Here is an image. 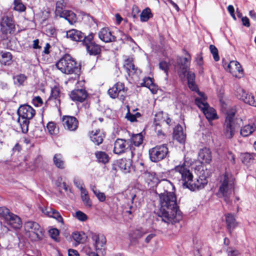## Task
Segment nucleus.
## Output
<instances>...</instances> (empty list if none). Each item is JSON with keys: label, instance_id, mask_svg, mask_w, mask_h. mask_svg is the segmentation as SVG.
<instances>
[{"label": "nucleus", "instance_id": "f257e3e1", "mask_svg": "<svg viewBox=\"0 0 256 256\" xmlns=\"http://www.w3.org/2000/svg\"><path fill=\"white\" fill-rule=\"evenodd\" d=\"M176 68L178 71L180 78L184 80L186 78L188 88L192 91H197L199 96L196 98L195 102L198 106L202 110L208 120H212L218 118L215 110L210 108L206 101L204 94L198 90L195 83V74L190 71L187 65H177Z\"/></svg>", "mask_w": 256, "mask_h": 256}, {"label": "nucleus", "instance_id": "f03ea898", "mask_svg": "<svg viewBox=\"0 0 256 256\" xmlns=\"http://www.w3.org/2000/svg\"><path fill=\"white\" fill-rule=\"evenodd\" d=\"M201 166L195 169V172L198 178L193 180V175L190 172L188 163L184 162L182 164L176 166L174 170L179 174L182 185L191 190H196L203 188L208 183L204 171Z\"/></svg>", "mask_w": 256, "mask_h": 256}, {"label": "nucleus", "instance_id": "7ed1b4c3", "mask_svg": "<svg viewBox=\"0 0 256 256\" xmlns=\"http://www.w3.org/2000/svg\"><path fill=\"white\" fill-rule=\"evenodd\" d=\"M159 198L160 205L159 216L162 220L167 224L179 222L182 218L181 212L178 210L174 193L166 190L160 194Z\"/></svg>", "mask_w": 256, "mask_h": 256}, {"label": "nucleus", "instance_id": "20e7f679", "mask_svg": "<svg viewBox=\"0 0 256 256\" xmlns=\"http://www.w3.org/2000/svg\"><path fill=\"white\" fill-rule=\"evenodd\" d=\"M220 185L218 194L224 198V200L228 203L230 202V197L232 194L235 182L233 176L228 172H226L220 180Z\"/></svg>", "mask_w": 256, "mask_h": 256}, {"label": "nucleus", "instance_id": "39448f33", "mask_svg": "<svg viewBox=\"0 0 256 256\" xmlns=\"http://www.w3.org/2000/svg\"><path fill=\"white\" fill-rule=\"evenodd\" d=\"M26 234L32 241H38L42 239L44 231L36 222H28L24 225Z\"/></svg>", "mask_w": 256, "mask_h": 256}, {"label": "nucleus", "instance_id": "423d86ee", "mask_svg": "<svg viewBox=\"0 0 256 256\" xmlns=\"http://www.w3.org/2000/svg\"><path fill=\"white\" fill-rule=\"evenodd\" d=\"M168 152V148L166 144L158 146L149 150L150 159L154 162L164 159Z\"/></svg>", "mask_w": 256, "mask_h": 256}, {"label": "nucleus", "instance_id": "0eeeda50", "mask_svg": "<svg viewBox=\"0 0 256 256\" xmlns=\"http://www.w3.org/2000/svg\"><path fill=\"white\" fill-rule=\"evenodd\" d=\"M127 88L122 82H117L112 88L108 90L109 96L112 98H118L121 100H124L126 94Z\"/></svg>", "mask_w": 256, "mask_h": 256}, {"label": "nucleus", "instance_id": "6e6552de", "mask_svg": "<svg viewBox=\"0 0 256 256\" xmlns=\"http://www.w3.org/2000/svg\"><path fill=\"white\" fill-rule=\"evenodd\" d=\"M0 30L4 34H10L15 30V24L12 18L6 16L2 19Z\"/></svg>", "mask_w": 256, "mask_h": 256}, {"label": "nucleus", "instance_id": "1a4fd4ad", "mask_svg": "<svg viewBox=\"0 0 256 256\" xmlns=\"http://www.w3.org/2000/svg\"><path fill=\"white\" fill-rule=\"evenodd\" d=\"M18 114L21 118L32 119L35 114V110L30 106L24 104L18 108Z\"/></svg>", "mask_w": 256, "mask_h": 256}, {"label": "nucleus", "instance_id": "9d476101", "mask_svg": "<svg viewBox=\"0 0 256 256\" xmlns=\"http://www.w3.org/2000/svg\"><path fill=\"white\" fill-rule=\"evenodd\" d=\"M88 94L84 89H76L71 92L70 97L74 102H83L87 98Z\"/></svg>", "mask_w": 256, "mask_h": 256}, {"label": "nucleus", "instance_id": "9b49d317", "mask_svg": "<svg viewBox=\"0 0 256 256\" xmlns=\"http://www.w3.org/2000/svg\"><path fill=\"white\" fill-rule=\"evenodd\" d=\"M238 98L245 103L256 107V99L251 94L246 93L243 90L238 91Z\"/></svg>", "mask_w": 256, "mask_h": 256}, {"label": "nucleus", "instance_id": "f8f14e48", "mask_svg": "<svg viewBox=\"0 0 256 256\" xmlns=\"http://www.w3.org/2000/svg\"><path fill=\"white\" fill-rule=\"evenodd\" d=\"M236 128L234 122L224 120L223 126V134L227 138H232L235 134Z\"/></svg>", "mask_w": 256, "mask_h": 256}, {"label": "nucleus", "instance_id": "ddd939ff", "mask_svg": "<svg viewBox=\"0 0 256 256\" xmlns=\"http://www.w3.org/2000/svg\"><path fill=\"white\" fill-rule=\"evenodd\" d=\"M224 68L236 78H241L244 76V70L241 65H224Z\"/></svg>", "mask_w": 256, "mask_h": 256}, {"label": "nucleus", "instance_id": "4468645a", "mask_svg": "<svg viewBox=\"0 0 256 256\" xmlns=\"http://www.w3.org/2000/svg\"><path fill=\"white\" fill-rule=\"evenodd\" d=\"M198 158L201 163L209 164L212 160V156L210 150L206 148L200 150Z\"/></svg>", "mask_w": 256, "mask_h": 256}, {"label": "nucleus", "instance_id": "2eb2a0df", "mask_svg": "<svg viewBox=\"0 0 256 256\" xmlns=\"http://www.w3.org/2000/svg\"><path fill=\"white\" fill-rule=\"evenodd\" d=\"M89 136L91 140L96 145H99L103 142L104 134L100 130H92L89 134Z\"/></svg>", "mask_w": 256, "mask_h": 256}, {"label": "nucleus", "instance_id": "dca6fc26", "mask_svg": "<svg viewBox=\"0 0 256 256\" xmlns=\"http://www.w3.org/2000/svg\"><path fill=\"white\" fill-rule=\"evenodd\" d=\"M128 146L126 141L123 139H118L114 144V152L117 154H120L126 152Z\"/></svg>", "mask_w": 256, "mask_h": 256}, {"label": "nucleus", "instance_id": "f3484780", "mask_svg": "<svg viewBox=\"0 0 256 256\" xmlns=\"http://www.w3.org/2000/svg\"><path fill=\"white\" fill-rule=\"evenodd\" d=\"M98 36L102 40L106 42H112L116 40V37L112 35L108 28H102L98 33Z\"/></svg>", "mask_w": 256, "mask_h": 256}, {"label": "nucleus", "instance_id": "a211bd4d", "mask_svg": "<svg viewBox=\"0 0 256 256\" xmlns=\"http://www.w3.org/2000/svg\"><path fill=\"white\" fill-rule=\"evenodd\" d=\"M226 220L227 228L230 234H232V230L238 226V222L236 220V216L231 214H226Z\"/></svg>", "mask_w": 256, "mask_h": 256}, {"label": "nucleus", "instance_id": "6ab92c4d", "mask_svg": "<svg viewBox=\"0 0 256 256\" xmlns=\"http://www.w3.org/2000/svg\"><path fill=\"white\" fill-rule=\"evenodd\" d=\"M42 213L48 217L56 219L58 222H63V218L58 212L51 208H46L42 210Z\"/></svg>", "mask_w": 256, "mask_h": 256}, {"label": "nucleus", "instance_id": "aec40b11", "mask_svg": "<svg viewBox=\"0 0 256 256\" xmlns=\"http://www.w3.org/2000/svg\"><path fill=\"white\" fill-rule=\"evenodd\" d=\"M6 220L7 224L15 229L19 228L22 226V222L20 218L13 214H11Z\"/></svg>", "mask_w": 256, "mask_h": 256}, {"label": "nucleus", "instance_id": "412c9836", "mask_svg": "<svg viewBox=\"0 0 256 256\" xmlns=\"http://www.w3.org/2000/svg\"><path fill=\"white\" fill-rule=\"evenodd\" d=\"M65 124L69 130L74 131L78 128V122L74 116H65Z\"/></svg>", "mask_w": 256, "mask_h": 256}, {"label": "nucleus", "instance_id": "4be33fe9", "mask_svg": "<svg viewBox=\"0 0 256 256\" xmlns=\"http://www.w3.org/2000/svg\"><path fill=\"white\" fill-rule=\"evenodd\" d=\"M84 36L80 31L72 29L66 32V38L74 41H81Z\"/></svg>", "mask_w": 256, "mask_h": 256}, {"label": "nucleus", "instance_id": "5701e85b", "mask_svg": "<svg viewBox=\"0 0 256 256\" xmlns=\"http://www.w3.org/2000/svg\"><path fill=\"white\" fill-rule=\"evenodd\" d=\"M256 130V125L254 124H248L241 128L240 134L243 137H246L252 134Z\"/></svg>", "mask_w": 256, "mask_h": 256}, {"label": "nucleus", "instance_id": "b1692460", "mask_svg": "<svg viewBox=\"0 0 256 256\" xmlns=\"http://www.w3.org/2000/svg\"><path fill=\"white\" fill-rule=\"evenodd\" d=\"M174 138L180 143H183L185 141L186 134L183 132L182 126H177L174 130L173 132Z\"/></svg>", "mask_w": 256, "mask_h": 256}, {"label": "nucleus", "instance_id": "393cba45", "mask_svg": "<svg viewBox=\"0 0 256 256\" xmlns=\"http://www.w3.org/2000/svg\"><path fill=\"white\" fill-rule=\"evenodd\" d=\"M141 85L148 88L153 94H156L158 90V86L154 83L153 78L150 77L144 78Z\"/></svg>", "mask_w": 256, "mask_h": 256}, {"label": "nucleus", "instance_id": "a878e982", "mask_svg": "<svg viewBox=\"0 0 256 256\" xmlns=\"http://www.w3.org/2000/svg\"><path fill=\"white\" fill-rule=\"evenodd\" d=\"M71 238L76 242V245L80 244H84L86 240V236L83 232L76 231L72 232Z\"/></svg>", "mask_w": 256, "mask_h": 256}, {"label": "nucleus", "instance_id": "bb28decb", "mask_svg": "<svg viewBox=\"0 0 256 256\" xmlns=\"http://www.w3.org/2000/svg\"><path fill=\"white\" fill-rule=\"evenodd\" d=\"M80 198L84 205L86 208H90L92 206V202L86 189L80 191Z\"/></svg>", "mask_w": 256, "mask_h": 256}, {"label": "nucleus", "instance_id": "cd10ccee", "mask_svg": "<svg viewBox=\"0 0 256 256\" xmlns=\"http://www.w3.org/2000/svg\"><path fill=\"white\" fill-rule=\"evenodd\" d=\"M88 52L90 55H98L100 54L101 48L100 46L95 42L88 44L85 46Z\"/></svg>", "mask_w": 256, "mask_h": 256}, {"label": "nucleus", "instance_id": "c85d7f7f", "mask_svg": "<svg viewBox=\"0 0 256 256\" xmlns=\"http://www.w3.org/2000/svg\"><path fill=\"white\" fill-rule=\"evenodd\" d=\"M76 21V15L70 10H65V25L66 22L72 25Z\"/></svg>", "mask_w": 256, "mask_h": 256}, {"label": "nucleus", "instance_id": "c756f323", "mask_svg": "<svg viewBox=\"0 0 256 256\" xmlns=\"http://www.w3.org/2000/svg\"><path fill=\"white\" fill-rule=\"evenodd\" d=\"M131 165L132 162L129 159L122 158L118 162L120 168L124 170V172H129Z\"/></svg>", "mask_w": 256, "mask_h": 256}, {"label": "nucleus", "instance_id": "7c9ffc66", "mask_svg": "<svg viewBox=\"0 0 256 256\" xmlns=\"http://www.w3.org/2000/svg\"><path fill=\"white\" fill-rule=\"evenodd\" d=\"M166 118V114L162 112H159L155 114L154 119V122L156 126L162 125L165 122V119Z\"/></svg>", "mask_w": 256, "mask_h": 256}, {"label": "nucleus", "instance_id": "2f4dec72", "mask_svg": "<svg viewBox=\"0 0 256 256\" xmlns=\"http://www.w3.org/2000/svg\"><path fill=\"white\" fill-rule=\"evenodd\" d=\"M30 120V118H21V116L18 118V122L20 126L23 133H26L28 132Z\"/></svg>", "mask_w": 256, "mask_h": 256}, {"label": "nucleus", "instance_id": "473e14b6", "mask_svg": "<svg viewBox=\"0 0 256 256\" xmlns=\"http://www.w3.org/2000/svg\"><path fill=\"white\" fill-rule=\"evenodd\" d=\"M96 156L100 162H102V164H106L109 161V156H108L104 152H97L95 154Z\"/></svg>", "mask_w": 256, "mask_h": 256}, {"label": "nucleus", "instance_id": "72a5a7b5", "mask_svg": "<svg viewBox=\"0 0 256 256\" xmlns=\"http://www.w3.org/2000/svg\"><path fill=\"white\" fill-rule=\"evenodd\" d=\"M12 59V54L7 52H0V63L6 64V62H10Z\"/></svg>", "mask_w": 256, "mask_h": 256}, {"label": "nucleus", "instance_id": "f704fd0d", "mask_svg": "<svg viewBox=\"0 0 256 256\" xmlns=\"http://www.w3.org/2000/svg\"><path fill=\"white\" fill-rule=\"evenodd\" d=\"M130 142L136 146H139L142 144L143 140V136L140 133L132 135L130 138Z\"/></svg>", "mask_w": 256, "mask_h": 256}, {"label": "nucleus", "instance_id": "c9c22d12", "mask_svg": "<svg viewBox=\"0 0 256 256\" xmlns=\"http://www.w3.org/2000/svg\"><path fill=\"white\" fill-rule=\"evenodd\" d=\"M128 112L125 116V118L129 121L131 122H136L137 118H140L141 116V114L140 112H136L134 114H132L130 109V107L128 106H126Z\"/></svg>", "mask_w": 256, "mask_h": 256}, {"label": "nucleus", "instance_id": "e433bc0d", "mask_svg": "<svg viewBox=\"0 0 256 256\" xmlns=\"http://www.w3.org/2000/svg\"><path fill=\"white\" fill-rule=\"evenodd\" d=\"M62 155L60 154H56L53 158L54 164L56 167L60 168H63L64 162L62 160Z\"/></svg>", "mask_w": 256, "mask_h": 256}, {"label": "nucleus", "instance_id": "4c0bfd02", "mask_svg": "<svg viewBox=\"0 0 256 256\" xmlns=\"http://www.w3.org/2000/svg\"><path fill=\"white\" fill-rule=\"evenodd\" d=\"M254 160V154L250 153H244L241 155V160L242 163L248 164L251 163Z\"/></svg>", "mask_w": 256, "mask_h": 256}, {"label": "nucleus", "instance_id": "58836bf2", "mask_svg": "<svg viewBox=\"0 0 256 256\" xmlns=\"http://www.w3.org/2000/svg\"><path fill=\"white\" fill-rule=\"evenodd\" d=\"M55 13L56 16L60 18L64 17V4L61 2H56Z\"/></svg>", "mask_w": 256, "mask_h": 256}, {"label": "nucleus", "instance_id": "ea45409f", "mask_svg": "<svg viewBox=\"0 0 256 256\" xmlns=\"http://www.w3.org/2000/svg\"><path fill=\"white\" fill-rule=\"evenodd\" d=\"M14 9L16 11L23 12L26 10V6L22 4L21 0H14Z\"/></svg>", "mask_w": 256, "mask_h": 256}, {"label": "nucleus", "instance_id": "a19ab883", "mask_svg": "<svg viewBox=\"0 0 256 256\" xmlns=\"http://www.w3.org/2000/svg\"><path fill=\"white\" fill-rule=\"evenodd\" d=\"M47 130L50 134H56L58 132V128L53 122H49L47 124Z\"/></svg>", "mask_w": 256, "mask_h": 256}, {"label": "nucleus", "instance_id": "79ce46f5", "mask_svg": "<svg viewBox=\"0 0 256 256\" xmlns=\"http://www.w3.org/2000/svg\"><path fill=\"white\" fill-rule=\"evenodd\" d=\"M152 14L149 8L144 9L140 14V20L142 22H146L151 16Z\"/></svg>", "mask_w": 256, "mask_h": 256}, {"label": "nucleus", "instance_id": "37998d69", "mask_svg": "<svg viewBox=\"0 0 256 256\" xmlns=\"http://www.w3.org/2000/svg\"><path fill=\"white\" fill-rule=\"evenodd\" d=\"M14 80L16 84L20 86L23 84L24 81L26 80V76L23 74H20L14 76Z\"/></svg>", "mask_w": 256, "mask_h": 256}, {"label": "nucleus", "instance_id": "c03bdc74", "mask_svg": "<svg viewBox=\"0 0 256 256\" xmlns=\"http://www.w3.org/2000/svg\"><path fill=\"white\" fill-rule=\"evenodd\" d=\"M210 50L215 61L217 62L219 60L220 56L217 48L214 45L211 44L210 46Z\"/></svg>", "mask_w": 256, "mask_h": 256}, {"label": "nucleus", "instance_id": "a18cd8bd", "mask_svg": "<svg viewBox=\"0 0 256 256\" xmlns=\"http://www.w3.org/2000/svg\"><path fill=\"white\" fill-rule=\"evenodd\" d=\"M236 112V110L234 108L230 109L226 118L225 120H230V122H234V117Z\"/></svg>", "mask_w": 256, "mask_h": 256}, {"label": "nucleus", "instance_id": "49530a36", "mask_svg": "<svg viewBox=\"0 0 256 256\" xmlns=\"http://www.w3.org/2000/svg\"><path fill=\"white\" fill-rule=\"evenodd\" d=\"M92 238L94 242V245L96 248H99L100 246H102V243L100 241V238L98 234L93 233L92 235Z\"/></svg>", "mask_w": 256, "mask_h": 256}, {"label": "nucleus", "instance_id": "de8ad7c7", "mask_svg": "<svg viewBox=\"0 0 256 256\" xmlns=\"http://www.w3.org/2000/svg\"><path fill=\"white\" fill-rule=\"evenodd\" d=\"M76 218L81 222H86L88 219V217L86 214L82 211H77L75 214Z\"/></svg>", "mask_w": 256, "mask_h": 256}, {"label": "nucleus", "instance_id": "09e8293b", "mask_svg": "<svg viewBox=\"0 0 256 256\" xmlns=\"http://www.w3.org/2000/svg\"><path fill=\"white\" fill-rule=\"evenodd\" d=\"M124 66H126V69L129 76H132L137 72L138 69L136 68L135 65H124Z\"/></svg>", "mask_w": 256, "mask_h": 256}, {"label": "nucleus", "instance_id": "8fccbe9b", "mask_svg": "<svg viewBox=\"0 0 256 256\" xmlns=\"http://www.w3.org/2000/svg\"><path fill=\"white\" fill-rule=\"evenodd\" d=\"M124 66H126V69L129 76H132L137 72L138 69L136 68L135 65H124Z\"/></svg>", "mask_w": 256, "mask_h": 256}, {"label": "nucleus", "instance_id": "3c124183", "mask_svg": "<svg viewBox=\"0 0 256 256\" xmlns=\"http://www.w3.org/2000/svg\"><path fill=\"white\" fill-rule=\"evenodd\" d=\"M49 234L50 237L54 240L56 241H58L59 240V231L56 228H52L49 230Z\"/></svg>", "mask_w": 256, "mask_h": 256}, {"label": "nucleus", "instance_id": "603ef678", "mask_svg": "<svg viewBox=\"0 0 256 256\" xmlns=\"http://www.w3.org/2000/svg\"><path fill=\"white\" fill-rule=\"evenodd\" d=\"M12 213L10 212L9 210L4 207L0 208V215L2 216L5 220H7L8 216H10Z\"/></svg>", "mask_w": 256, "mask_h": 256}, {"label": "nucleus", "instance_id": "864d4df0", "mask_svg": "<svg viewBox=\"0 0 256 256\" xmlns=\"http://www.w3.org/2000/svg\"><path fill=\"white\" fill-rule=\"evenodd\" d=\"M74 182L76 186L80 190V191L86 189L84 182L78 178H74Z\"/></svg>", "mask_w": 256, "mask_h": 256}, {"label": "nucleus", "instance_id": "5fc2aeb1", "mask_svg": "<svg viewBox=\"0 0 256 256\" xmlns=\"http://www.w3.org/2000/svg\"><path fill=\"white\" fill-rule=\"evenodd\" d=\"M93 35L92 34L86 37L84 36L82 39L84 40L82 44L84 45V46H86L88 44H92L94 42L93 41Z\"/></svg>", "mask_w": 256, "mask_h": 256}, {"label": "nucleus", "instance_id": "6e6d98bb", "mask_svg": "<svg viewBox=\"0 0 256 256\" xmlns=\"http://www.w3.org/2000/svg\"><path fill=\"white\" fill-rule=\"evenodd\" d=\"M98 200L100 202H104L106 200V196L104 192H100V190L98 191L94 194Z\"/></svg>", "mask_w": 256, "mask_h": 256}, {"label": "nucleus", "instance_id": "4d7b16f0", "mask_svg": "<svg viewBox=\"0 0 256 256\" xmlns=\"http://www.w3.org/2000/svg\"><path fill=\"white\" fill-rule=\"evenodd\" d=\"M190 62V56L186 54L184 57L180 58L178 64H186Z\"/></svg>", "mask_w": 256, "mask_h": 256}, {"label": "nucleus", "instance_id": "13d9d810", "mask_svg": "<svg viewBox=\"0 0 256 256\" xmlns=\"http://www.w3.org/2000/svg\"><path fill=\"white\" fill-rule=\"evenodd\" d=\"M32 102L35 106H39L42 105L43 102L40 96H36L32 100Z\"/></svg>", "mask_w": 256, "mask_h": 256}, {"label": "nucleus", "instance_id": "bf43d9fd", "mask_svg": "<svg viewBox=\"0 0 256 256\" xmlns=\"http://www.w3.org/2000/svg\"><path fill=\"white\" fill-rule=\"evenodd\" d=\"M65 62L66 64H76V62L74 60V58H72V56L68 54H65Z\"/></svg>", "mask_w": 256, "mask_h": 256}, {"label": "nucleus", "instance_id": "052dcab7", "mask_svg": "<svg viewBox=\"0 0 256 256\" xmlns=\"http://www.w3.org/2000/svg\"><path fill=\"white\" fill-rule=\"evenodd\" d=\"M60 94V90L57 87H54L53 88H52L51 91V95L52 96L56 98Z\"/></svg>", "mask_w": 256, "mask_h": 256}, {"label": "nucleus", "instance_id": "680f3d73", "mask_svg": "<svg viewBox=\"0 0 256 256\" xmlns=\"http://www.w3.org/2000/svg\"><path fill=\"white\" fill-rule=\"evenodd\" d=\"M226 158H227L230 161V162L233 164H235L236 160H235V157L234 154L231 152H228V154H226Z\"/></svg>", "mask_w": 256, "mask_h": 256}, {"label": "nucleus", "instance_id": "e2e57ef3", "mask_svg": "<svg viewBox=\"0 0 256 256\" xmlns=\"http://www.w3.org/2000/svg\"><path fill=\"white\" fill-rule=\"evenodd\" d=\"M226 251L228 255L230 256H236L238 254V251L234 250H232V248H228Z\"/></svg>", "mask_w": 256, "mask_h": 256}, {"label": "nucleus", "instance_id": "0e129e2a", "mask_svg": "<svg viewBox=\"0 0 256 256\" xmlns=\"http://www.w3.org/2000/svg\"><path fill=\"white\" fill-rule=\"evenodd\" d=\"M68 256H80L78 252L74 249H70L68 250Z\"/></svg>", "mask_w": 256, "mask_h": 256}, {"label": "nucleus", "instance_id": "69168bd1", "mask_svg": "<svg viewBox=\"0 0 256 256\" xmlns=\"http://www.w3.org/2000/svg\"><path fill=\"white\" fill-rule=\"evenodd\" d=\"M242 20L244 26L249 27L250 26V21L248 18L246 16L242 17Z\"/></svg>", "mask_w": 256, "mask_h": 256}, {"label": "nucleus", "instance_id": "338daca9", "mask_svg": "<svg viewBox=\"0 0 256 256\" xmlns=\"http://www.w3.org/2000/svg\"><path fill=\"white\" fill-rule=\"evenodd\" d=\"M124 61L126 64H130L134 62V58L132 57L124 56Z\"/></svg>", "mask_w": 256, "mask_h": 256}, {"label": "nucleus", "instance_id": "774afa93", "mask_svg": "<svg viewBox=\"0 0 256 256\" xmlns=\"http://www.w3.org/2000/svg\"><path fill=\"white\" fill-rule=\"evenodd\" d=\"M160 68L163 70L164 72L168 74V70L169 69L168 65H159Z\"/></svg>", "mask_w": 256, "mask_h": 256}]
</instances>
